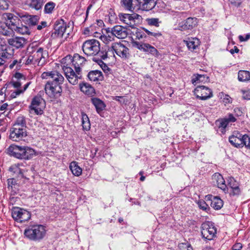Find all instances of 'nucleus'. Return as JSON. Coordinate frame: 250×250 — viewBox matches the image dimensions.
<instances>
[{
	"instance_id": "obj_1",
	"label": "nucleus",
	"mask_w": 250,
	"mask_h": 250,
	"mask_svg": "<svg viewBox=\"0 0 250 250\" xmlns=\"http://www.w3.org/2000/svg\"><path fill=\"white\" fill-rule=\"evenodd\" d=\"M86 62L85 58L77 53L74 54L72 59L68 55L62 60V68L70 83L76 85L82 79V68Z\"/></svg>"
},
{
	"instance_id": "obj_2",
	"label": "nucleus",
	"mask_w": 250,
	"mask_h": 250,
	"mask_svg": "<svg viewBox=\"0 0 250 250\" xmlns=\"http://www.w3.org/2000/svg\"><path fill=\"white\" fill-rule=\"evenodd\" d=\"M41 77L43 79H52L45 84L44 90L46 94L50 97L57 98L60 96L62 92L61 84L64 80L63 76L60 72L54 70L44 72Z\"/></svg>"
},
{
	"instance_id": "obj_3",
	"label": "nucleus",
	"mask_w": 250,
	"mask_h": 250,
	"mask_svg": "<svg viewBox=\"0 0 250 250\" xmlns=\"http://www.w3.org/2000/svg\"><path fill=\"white\" fill-rule=\"evenodd\" d=\"M82 49L87 56H95L94 58L100 57L105 60L108 58V46L100 48V42L96 39L85 41L83 44Z\"/></svg>"
},
{
	"instance_id": "obj_4",
	"label": "nucleus",
	"mask_w": 250,
	"mask_h": 250,
	"mask_svg": "<svg viewBox=\"0 0 250 250\" xmlns=\"http://www.w3.org/2000/svg\"><path fill=\"white\" fill-rule=\"evenodd\" d=\"M25 77L22 74L16 72L13 76L10 82L7 83L5 85L7 87L11 88L14 87L17 89L13 91L10 95V98H15L17 96L23 93L31 84V82L27 83L24 84L23 88H21V84L25 81Z\"/></svg>"
},
{
	"instance_id": "obj_5",
	"label": "nucleus",
	"mask_w": 250,
	"mask_h": 250,
	"mask_svg": "<svg viewBox=\"0 0 250 250\" xmlns=\"http://www.w3.org/2000/svg\"><path fill=\"white\" fill-rule=\"evenodd\" d=\"M5 20V24L12 31H15L21 34H28L29 30L27 26H23L20 19L11 13H5L2 15Z\"/></svg>"
},
{
	"instance_id": "obj_6",
	"label": "nucleus",
	"mask_w": 250,
	"mask_h": 250,
	"mask_svg": "<svg viewBox=\"0 0 250 250\" xmlns=\"http://www.w3.org/2000/svg\"><path fill=\"white\" fill-rule=\"evenodd\" d=\"M14 52V49L10 46L5 40L0 38V71L1 72L6 67L7 61L13 57Z\"/></svg>"
},
{
	"instance_id": "obj_7",
	"label": "nucleus",
	"mask_w": 250,
	"mask_h": 250,
	"mask_svg": "<svg viewBox=\"0 0 250 250\" xmlns=\"http://www.w3.org/2000/svg\"><path fill=\"white\" fill-rule=\"evenodd\" d=\"M229 142L236 147L242 148L245 146L250 148V137L247 134L243 135L239 132H234L229 137Z\"/></svg>"
},
{
	"instance_id": "obj_8",
	"label": "nucleus",
	"mask_w": 250,
	"mask_h": 250,
	"mask_svg": "<svg viewBox=\"0 0 250 250\" xmlns=\"http://www.w3.org/2000/svg\"><path fill=\"white\" fill-rule=\"evenodd\" d=\"M24 235L32 240H38L43 238L45 234L44 227L41 225L30 226L25 229Z\"/></svg>"
},
{
	"instance_id": "obj_9",
	"label": "nucleus",
	"mask_w": 250,
	"mask_h": 250,
	"mask_svg": "<svg viewBox=\"0 0 250 250\" xmlns=\"http://www.w3.org/2000/svg\"><path fill=\"white\" fill-rule=\"evenodd\" d=\"M109 50L108 51V56L113 55L115 53L118 56L123 59H126L129 57V50L123 43L121 42H113L110 47L108 46Z\"/></svg>"
},
{
	"instance_id": "obj_10",
	"label": "nucleus",
	"mask_w": 250,
	"mask_h": 250,
	"mask_svg": "<svg viewBox=\"0 0 250 250\" xmlns=\"http://www.w3.org/2000/svg\"><path fill=\"white\" fill-rule=\"evenodd\" d=\"M201 234L203 238L211 240L215 237L216 229L211 222H205L201 226Z\"/></svg>"
},
{
	"instance_id": "obj_11",
	"label": "nucleus",
	"mask_w": 250,
	"mask_h": 250,
	"mask_svg": "<svg viewBox=\"0 0 250 250\" xmlns=\"http://www.w3.org/2000/svg\"><path fill=\"white\" fill-rule=\"evenodd\" d=\"M12 216L15 221L22 223L30 219L31 213L23 208L14 207L12 209Z\"/></svg>"
},
{
	"instance_id": "obj_12",
	"label": "nucleus",
	"mask_w": 250,
	"mask_h": 250,
	"mask_svg": "<svg viewBox=\"0 0 250 250\" xmlns=\"http://www.w3.org/2000/svg\"><path fill=\"white\" fill-rule=\"evenodd\" d=\"M45 106V102L41 96L37 95L32 100L29 108L34 111L36 115H42Z\"/></svg>"
},
{
	"instance_id": "obj_13",
	"label": "nucleus",
	"mask_w": 250,
	"mask_h": 250,
	"mask_svg": "<svg viewBox=\"0 0 250 250\" xmlns=\"http://www.w3.org/2000/svg\"><path fill=\"white\" fill-rule=\"evenodd\" d=\"M66 29V23L63 19H58L54 24V30L51 34V38L56 39L62 37Z\"/></svg>"
},
{
	"instance_id": "obj_14",
	"label": "nucleus",
	"mask_w": 250,
	"mask_h": 250,
	"mask_svg": "<svg viewBox=\"0 0 250 250\" xmlns=\"http://www.w3.org/2000/svg\"><path fill=\"white\" fill-rule=\"evenodd\" d=\"M194 94L201 100H206L213 97L212 90L204 85L197 86L194 90Z\"/></svg>"
},
{
	"instance_id": "obj_15",
	"label": "nucleus",
	"mask_w": 250,
	"mask_h": 250,
	"mask_svg": "<svg viewBox=\"0 0 250 250\" xmlns=\"http://www.w3.org/2000/svg\"><path fill=\"white\" fill-rule=\"evenodd\" d=\"M27 136L26 128L12 126L10 129L9 138L13 141H19Z\"/></svg>"
},
{
	"instance_id": "obj_16",
	"label": "nucleus",
	"mask_w": 250,
	"mask_h": 250,
	"mask_svg": "<svg viewBox=\"0 0 250 250\" xmlns=\"http://www.w3.org/2000/svg\"><path fill=\"white\" fill-rule=\"evenodd\" d=\"M33 54L38 66H43L46 63L48 57V52L43 48L39 47L36 51H34Z\"/></svg>"
},
{
	"instance_id": "obj_17",
	"label": "nucleus",
	"mask_w": 250,
	"mask_h": 250,
	"mask_svg": "<svg viewBox=\"0 0 250 250\" xmlns=\"http://www.w3.org/2000/svg\"><path fill=\"white\" fill-rule=\"evenodd\" d=\"M6 42L12 48L19 49L23 47L26 43V40L23 37L12 36L11 38L7 39Z\"/></svg>"
},
{
	"instance_id": "obj_18",
	"label": "nucleus",
	"mask_w": 250,
	"mask_h": 250,
	"mask_svg": "<svg viewBox=\"0 0 250 250\" xmlns=\"http://www.w3.org/2000/svg\"><path fill=\"white\" fill-rule=\"evenodd\" d=\"M107 31L118 39H125L128 35L127 28L119 25H115L111 28L110 32H109V29Z\"/></svg>"
},
{
	"instance_id": "obj_19",
	"label": "nucleus",
	"mask_w": 250,
	"mask_h": 250,
	"mask_svg": "<svg viewBox=\"0 0 250 250\" xmlns=\"http://www.w3.org/2000/svg\"><path fill=\"white\" fill-rule=\"evenodd\" d=\"M24 149V146L11 145L7 149V152L11 156L22 159Z\"/></svg>"
},
{
	"instance_id": "obj_20",
	"label": "nucleus",
	"mask_w": 250,
	"mask_h": 250,
	"mask_svg": "<svg viewBox=\"0 0 250 250\" xmlns=\"http://www.w3.org/2000/svg\"><path fill=\"white\" fill-rule=\"evenodd\" d=\"M197 23V19L195 18H188L186 20L180 22L178 24V29L184 31L192 29Z\"/></svg>"
},
{
	"instance_id": "obj_21",
	"label": "nucleus",
	"mask_w": 250,
	"mask_h": 250,
	"mask_svg": "<svg viewBox=\"0 0 250 250\" xmlns=\"http://www.w3.org/2000/svg\"><path fill=\"white\" fill-rule=\"evenodd\" d=\"M212 179L214 182H216L217 187L225 193L229 192V188L226 185L225 181L222 175L218 173H215L212 175Z\"/></svg>"
},
{
	"instance_id": "obj_22",
	"label": "nucleus",
	"mask_w": 250,
	"mask_h": 250,
	"mask_svg": "<svg viewBox=\"0 0 250 250\" xmlns=\"http://www.w3.org/2000/svg\"><path fill=\"white\" fill-rule=\"evenodd\" d=\"M206 199L210 202L211 207L216 210L221 209L223 206V201L218 196L208 195L206 197Z\"/></svg>"
},
{
	"instance_id": "obj_23",
	"label": "nucleus",
	"mask_w": 250,
	"mask_h": 250,
	"mask_svg": "<svg viewBox=\"0 0 250 250\" xmlns=\"http://www.w3.org/2000/svg\"><path fill=\"white\" fill-rule=\"evenodd\" d=\"M227 187L230 188L229 194L231 195H238L240 193L239 184L233 177H229L228 179Z\"/></svg>"
},
{
	"instance_id": "obj_24",
	"label": "nucleus",
	"mask_w": 250,
	"mask_h": 250,
	"mask_svg": "<svg viewBox=\"0 0 250 250\" xmlns=\"http://www.w3.org/2000/svg\"><path fill=\"white\" fill-rule=\"evenodd\" d=\"M136 17H138L139 15H136L133 17L129 14L120 13L119 14L120 20L124 23L130 26L133 25L134 22V19L136 18Z\"/></svg>"
},
{
	"instance_id": "obj_25",
	"label": "nucleus",
	"mask_w": 250,
	"mask_h": 250,
	"mask_svg": "<svg viewBox=\"0 0 250 250\" xmlns=\"http://www.w3.org/2000/svg\"><path fill=\"white\" fill-rule=\"evenodd\" d=\"M92 104L94 105L96 111L100 114L105 108L106 105L104 103L98 98H92L91 99Z\"/></svg>"
},
{
	"instance_id": "obj_26",
	"label": "nucleus",
	"mask_w": 250,
	"mask_h": 250,
	"mask_svg": "<svg viewBox=\"0 0 250 250\" xmlns=\"http://www.w3.org/2000/svg\"><path fill=\"white\" fill-rule=\"evenodd\" d=\"M132 33L133 34L131 37L132 47L138 49H141V43L139 42L141 38V32L138 31V29H137L135 31V33H134V32H132Z\"/></svg>"
},
{
	"instance_id": "obj_27",
	"label": "nucleus",
	"mask_w": 250,
	"mask_h": 250,
	"mask_svg": "<svg viewBox=\"0 0 250 250\" xmlns=\"http://www.w3.org/2000/svg\"><path fill=\"white\" fill-rule=\"evenodd\" d=\"M184 42L187 45L188 49L190 51H193L200 44V41L199 39L196 38H188L187 40H185Z\"/></svg>"
},
{
	"instance_id": "obj_28",
	"label": "nucleus",
	"mask_w": 250,
	"mask_h": 250,
	"mask_svg": "<svg viewBox=\"0 0 250 250\" xmlns=\"http://www.w3.org/2000/svg\"><path fill=\"white\" fill-rule=\"evenodd\" d=\"M87 77L90 81L93 82L102 81L103 78L102 72L97 70L90 71Z\"/></svg>"
},
{
	"instance_id": "obj_29",
	"label": "nucleus",
	"mask_w": 250,
	"mask_h": 250,
	"mask_svg": "<svg viewBox=\"0 0 250 250\" xmlns=\"http://www.w3.org/2000/svg\"><path fill=\"white\" fill-rule=\"evenodd\" d=\"M9 171L13 173V175L15 174V176L18 178H26L24 176V170L21 169L18 165H14L10 167Z\"/></svg>"
},
{
	"instance_id": "obj_30",
	"label": "nucleus",
	"mask_w": 250,
	"mask_h": 250,
	"mask_svg": "<svg viewBox=\"0 0 250 250\" xmlns=\"http://www.w3.org/2000/svg\"><path fill=\"white\" fill-rule=\"evenodd\" d=\"M22 21H26L29 25H35L38 22L39 17L37 16L24 15L21 17Z\"/></svg>"
},
{
	"instance_id": "obj_31",
	"label": "nucleus",
	"mask_w": 250,
	"mask_h": 250,
	"mask_svg": "<svg viewBox=\"0 0 250 250\" xmlns=\"http://www.w3.org/2000/svg\"><path fill=\"white\" fill-rule=\"evenodd\" d=\"M69 169L75 176H79L82 173V169L78 165V163L72 162L69 165Z\"/></svg>"
},
{
	"instance_id": "obj_32",
	"label": "nucleus",
	"mask_w": 250,
	"mask_h": 250,
	"mask_svg": "<svg viewBox=\"0 0 250 250\" xmlns=\"http://www.w3.org/2000/svg\"><path fill=\"white\" fill-rule=\"evenodd\" d=\"M36 155L35 150L28 146H24V152L22 159L30 160Z\"/></svg>"
},
{
	"instance_id": "obj_33",
	"label": "nucleus",
	"mask_w": 250,
	"mask_h": 250,
	"mask_svg": "<svg viewBox=\"0 0 250 250\" xmlns=\"http://www.w3.org/2000/svg\"><path fill=\"white\" fill-rule=\"evenodd\" d=\"M156 5L154 0H143L142 1V10L149 11L152 9Z\"/></svg>"
},
{
	"instance_id": "obj_34",
	"label": "nucleus",
	"mask_w": 250,
	"mask_h": 250,
	"mask_svg": "<svg viewBox=\"0 0 250 250\" xmlns=\"http://www.w3.org/2000/svg\"><path fill=\"white\" fill-rule=\"evenodd\" d=\"M80 89L83 92L89 96H92L95 93L94 88L88 83L80 84Z\"/></svg>"
},
{
	"instance_id": "obj_35",
	"label": "nucleus",
	"mask_w": 250,
	"mask_h": 250,
	"mask_svg": "<svg viewBox=\"0 0 250 250\" xmlns=\"http://www.w3.org/2000/svg\"><path fill=\"white\" fill-rule=\"evenodd\" d=\"M82 123L83 129L84 130H89L90 128V123L89 118L87 115L84 113H82Z\"/></svg>"
},
{
	"instance_id": "obj_36",
	"label": "nucleus",
	"mask_w": 250,
	"mask_h": 250,
	"mask_svg": "<svg viewBox=\"0 0 250 250\" xmlns=\"http://www.w3.org/2000/svg\"><path fill=\"white\" fill-rule=\"evenodd\" d=\"M238 79L240 82H245L250 80V72L248 71L240 70L238 74Z\"/></svg>"
},
{
	"instance_id": "obj_37",
	"label": "nucleus",
	"mask_w": 250,
	"mask_h": 250,
	"mask_svg": "<svg viewBox=\"0 0 250 250\" xmlns=\"http://www.w3.org/2000/svg\"><path fill=\"white\" fill-rule=\"evenodd\" d=\"M142 49L144 51L149 53L152 55H156L158 53L157 49L148 43L142 44Z\"/></svg>"
},
{
	"instance_id": "obj_38",
	"label": "nucleus",
	"mask_w": 250,
	"mask_h": 250,
	"mask_svg": "<svg viewBox=\"0 0 250 250\" xmlns=\"http://www.w3.org/2000/svg\"><path fill=\"white\" fill-rule=\"evenodd\" d=\"M133 0H121L122 6L125 9L132 11L134 8L133 5Z\"/></svg>"
},
{
	"instance_id": "obj_39",
	"label": "nucleus",
	"mask_w": 250,
	"mask_h": 250,
	"mask_svg": "<svg viewBox=\"0 0 250 250\" xmlns=\"http://www.w3.org/2000/svg\"><path fill=\"white\" fill-rule=\"evenodd\" d=\"M8 188L15 193H16L18 189L16 180L14 178H10L7 180Z\"/></svg>"
},
{
	"instance_id": "obj_40",
	"label": "nucleus",
	"mask_w": 250,
	"mask_h": 250,
	"mask_svg": "<svg viewBox=\"0 0 250 250\" xmlns=\"http://www.w3.org/2000/svg\"><path fill=\"white\" fill-rule=\"evenodd\" d=\"M13 126L16 127H21L26 128V122L25 118L22 116H19L17 118Z\"/></svg>"
},
{
	"instance_id": "obj_41",
	"label": "nucleus",
	"mask_w": 250,
	"mask_h": 250,
	"mask_svg": "<svg viewBox=\"0 0 250 250\" xmlns=\"http://www.w3.org/2000/svg\"><path fill=\"white\" fill-rule=\"evenodd\" d=\"M102 60H104L100 57L93 58V61L97 62L101 66V68L105 73H107L110 71V69L107 65L102 61Z\"/></svg>"
},
{
	"instance_id": "obj_42",
	"label": "nucleus",
	"mask_w": 250,
	"mask_h": 250,
	"mask_svg": "<svg viewBox=\"0 0 250 250\" xmlns=\"http://www.w3.org/2000/svg\"><path fill=\"white\" fill-rule=\"evenodd\" d=\"M42 0H31L29 5L31 8L38 10L42 7Z\"/></svg>"
},
{
	"instance_id": "obj_43",
	"label": "nucleus",
	"mask_w": 250,
	"mask_h": 250,
	"mask_svg": "<svg viewBox=\"0 0 250 250\" xmlns=\"http://www.w3.org/2000/svg\"><path fill=\"white\" fill-rule=\"evenodd\" d=\"M55 6L56 4L52 1L47 2L44 6V13L46 14H51L53 12Z\"/></svg>"
},
{
	"instance_id": "obj_44",
	"label": "nucleus",
	"mask_w": 250,
	"mask_h": 250,
	"mask_svg": "<svg viewBox=\"0 0 250 250\" xmlns=\"http://www.w3.org/2000/svg\"><path fill=\"white\" fill-rule=\"evenodd\" d=\"M208 77L205 75L197 74L195 77L192 79V83H198V82H202L206 81V79H208Z\"/></svg>"
},
{
	"instance_id": "obj_45",
	"label": "nucleus",
	"mask_w": 250,
	"mask_h": 250,
	"mask_svg": "<svg viewBox=\"0 0 250 250\" xmlns=\"http://www.w3.org/2000/svg\"><path fill=\"white\" fill-rule=\"evenodd\" d=\"M216 124L218 125L219 128H222L224 130L227 125H228V123L227 121H226L224 118L220 120H218L216 122Z\"/></svg>"
},
{
	"instance_id": "obj_46",
	"label": "nucleus",
	"mask_w": 250,
	"mask_h": 250,
	"mask_svg": "<svg viewBox=\"0 0 250 250\" xmlns=\"http://www.w3.org/2000/svg\"><path fill=\"white\" fill-rule=\"evenodd\" d=\"M147 23L149 25H153L156 27L159 26V20L156 18L146 19V20Z\"/></svg>"
},
{
	"instance_id": "obj_47",
	"label": "nucleus",
	"mask_w": 250,
	"mask_h": 250,
	"mask_svg": "<svg viewBox=\"0 0 250 250\" xmlns=\"http://www.w3.org/2000/svg\"><path fill=\"white\" fill-rule=\"evenodd\" d=\"M179 250H193L190 244L188 243H182L179 245Z\"/></svg>"
},
{
	"instance_id": "obj_48",
	"label": "nucleus",
	"mask_w": 250,
	"mask_h": 250,
	"mask_svg": "<svg viewBox=\"0 0 250 250\" xmlns=\"http://www.w3.org/2000/svg\"><path fill=\"white\" fill-rule=\"evenodd\" d=\"M114 100L119 102L121 104H126L128 100L124 96H114L113 97Z\"/></svg>"
},
{
	"instance_id": "obj_49",
	"label": "nucleus",
	"mask_w": 250,
	"mask_h": 250,
	"mask_svg": "<svg viewBox=\"0 0 250 250\" xmlns=\"http://www.w3.org/2000/svg\"><path fill=\"white\" fill-rule=\"evenodd\" d=\"M197 204L199 208L203 210H207L209 208L208 204L204 200H199Z\"/></svg>"
},
{
	"instance_id": "obj_50",
	"label": "nucleus",
	"mask_w": 250,
	"mask_h": 250,
	"mask_svg": "<svg viewBox=\"0 0 250 250\" xmlns=\"http://www.w3.org/2000/svg\"><path fill=\"white\" fill-rule=\"evenodd\" d=\"M9 5V1L7 0H0V10L7 9Z\"/></svg>"
},
{
	"instance_id": "obj_51",
	"label": "nucleus",
	"mask_w": 250,
	"mask_h": 250,
	"mask_svg": "<svg viewBox=\"0 0 250 250\" xmlns=\"http://www.w3.org/2000/svg\"><path fill=\"white\" fill-rule=\"evenodd\" d=\"M26 64H37L36 61H35V59H34V56L33 54L32 55H30L26 60Z\"/></svg>"
},
{
	"instance_id": "obj_52",
	"label": "nucleus",
	"mask_w": 250,
	"mask_h": 250,
	"mask_svg": "<svg viewBox=\"0 0 250 250\" xmlns=\"http://www.w3.org/2000/svg\"><path fill=\"white\" fill-rule=\"evenodd\" d=\"M243 94L242 97L245 100H250V89L241 90Z\"/></svg>"
},
{
	"instance_id": "obj_53",
	"label": "nucleus",
	"mask_w": 250,
	"mask_h": 250,
	"mask_svg": "<svg viewBox=\"0 0 250 250\" xmlns=\"http://www.w3.org/2000/svg\"><path fill=\"white\" fill-rule=\"evenodd\" d=\"M226 121H227L228 123L229 124L230 122H235L236 120V118L234 117V116L232 114H229L228 115V117L224 118Z\"/></svg>"
},
{
	"instance_id": "obj_54",
	"label": "nucleus",
	"mask_w": 250,
	"mask_h": 250,
	"mask_svg": "<svg viewBox=\"0 0 250 250\" xmlns=\"http://www.w3.org/2000/svg\"><path fill=\"white\" fill-rule=\"evenodd\" d=\"M115 36L111 34V35L108 34L107 36H105L103 37L104 40L106 42V43H107L109 42H111L114 40Z\"/></svg>"
},
{
	"instance_id": "obj_55",
	"label": "nucleus",
	"mask_w": 250,
	"mask_h": 250,
	"mask_svg": "<svg viewBox=\"0 0 250 250\" xmlns=\"http://www.w3.org/2000/svg\"><path fill=\"white\" fill-rule=\"evenodd\" d=\"M243 247V245L240 243H236L232 247L233 250H240Z\"/></svg>"
},
{
	"instance_id": "obj_56",
	"label": "nucleus",
	"mask_w": 250,
	"mask_h": 250,
	"mask_svg": "<svg viewBox=\"0 0 250 250\" xmlns=\"http://www.w3.org/2000/svg\"><path fill=\"white\" fill-rule=\"evenodd\" d=\"M231 4L235 6H239L242 3L241 0H229Z\"/></svg>"
},
{
	"instance_id": "obj_57",
	"label": "nucleus",
	"mask_w": 250,
	"mask_h": 250,
	"mask_svg": "<svg viewBox=\"0 0 250 250\" xmlns=\"http://www.w3.org/2000/svg\"><path fill=\"white\" fill-rule=\"evenodd\" d=\"M250 38V34H248L246 35L245 37L244 38L243 36L240 35L239 36V39L240 42H245L248 41Z\"/></svg>"
},
{
	"instance_id": "obj_58",
	"label": "nucleus",
	"mask_w": 250,
	"mask_h": 250,
	"mask_svg": "<svg viewBox=\"0 0 250 250\" xmlns=\"http://www.w3.org/2000/svg\"><path fill=\"white\" fill-rule=\"evenodd\" d=\"M47 26V22L46 21H43L41 22V23L37 26V29L40 30L42 29L43 28Z\"/></svg>"
},
{
	"instance_id": "obj_59",
	"label": "nucleus",
	"mask_w": 250,
	"mask_h": 250,
	"mask_svg": "<svg viewBox=\"0 0 250 250\" xmlns=\"http://www.w3.org/2000/svg\"><path fill=\"white\" fill-rule=\"evenodd\" d=\"M216 245L217 246L216 247H215L214 248H212L210 246L206 247L203 249V250H217V249L219 248V245L218 243H217Z\"/></svg>"
},
{
	"instance_id": "obj_60",
	"label": "nucleus",
	"mask_w": 250,
	"mask_h": 250,
	"mask_svg": "<svg viewBox=\"0 0 250 250\" xmlns=\"http://www.w3.org/2000/svg\"><path fill=\"white\" fill-rule=\"evenodd\" d=\"M9 88V87H7V85H4L0 90V94H2L3 93H5L6 91H7V89ZM6 94H5V95Z\"/></svg>"
},
{
	"instance_id": "obj_61",
	"label": "nucleus",
	"mask_w": 250,
	"mask_h": 250,
	"mask_svg": "<svg viewBox=\"0 0 250 250\" xmlns=\"http://www.w3.org/2000/svg\"><path fill=\"white\" fill-rule=\"evenodd\" d=\"M239 49L236 47L234 46V49H232L230 50L231 54H233L234 53H238Z\"/></svg>"
},
{
	"instance_id": "obj_62",
	"label": "nucleus",
	"mask_w": 250,
	"mask_h": 250,
	"mask_svg": "<svg viewBox=\"0 0 250 250\" xmlns=\"http://www.w3.org/2000/svg\"><path fill=\"white\" fill-rule=\"evenodd\" d=\"M8 106V104L6 103L3 104H2L0 107V110L1 111L4 110L7 108Z\"/></svg>"
},
{
	"instance_id": "obj_63",
	"label": "nucleus",
	"mask_w": 250,
	"mask_h": 250,
	"mask_svg": "<svg viewBox=\"0 0 250 250\" xmlns=\"http://www.w3.org/2000/svg\"><path fill=\"white\" fill-rule=\"evenodd\" d=\"M12 33V32L10 31H7V30H3V31L2 32V34L3 35H5V36H9Z\"/></svg>"
},
{
	"instance_id": "obj_64",
	"label": "nucleus",
	"mask_w": 250,
	"mask_h": 250,
	"mask_svg": "<svg viewBox=\"0 0 250 250\" xmlns=\"http://www.w3.org/2000/svg\"><path fill=\"white\" fill-rule=\"evenodd\" d=\"M17 62H18L17 60H14L12 62V63L10 64V66H9L10 68H13L14 67V66L15 65V64H17Z\"/></svg>"
}]
</instances>
